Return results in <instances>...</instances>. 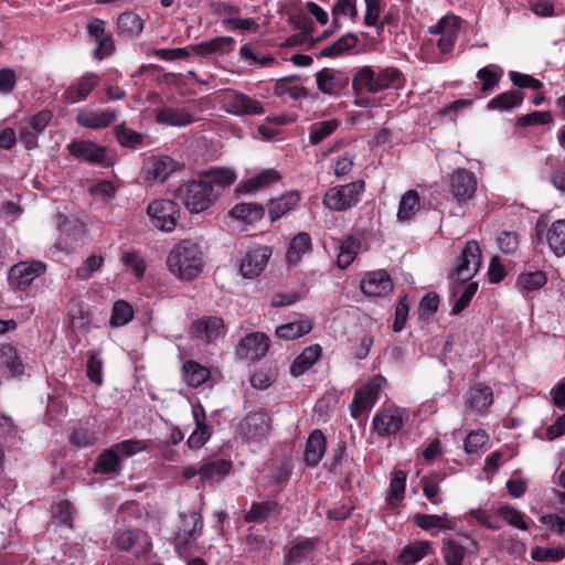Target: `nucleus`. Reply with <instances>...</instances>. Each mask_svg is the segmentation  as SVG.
Wrapping results in <instances>:
<instances>
[{"mask_svg": "<svg viewBox=\"0 0 565 565\" xmlns=\"http://www.w3.org/2000/svg\"><path fill=\"white\" fill-rule=\"evenodd\" d=\"M235 40L232 36H217L210 41L192 44L190 49L196 55L224 54L233 50Z\"/></svg>", "mask_w": 565, "mask_h": 565, "instance_id": "c756f323", "label": "nucleus"}, {"mask_svg": "<svg viewBox=\"0 0 565 565\" xmlns=\"http://www.w3.org/2000/svg\"><path fill=\"white\" fill-rule=\"evenodd\" d=\"M191 330L194 338L211 343L224 331V321L220 317L204 316L193 321Z\"/></svg>", "mask_w": 565, "mask_h": 565, "instance_id": "6ab92c4d", "label": "nucleus"}, {"mask_svg": "<svg viewBox=\"0 0 565 565\" xmlns=\"http://www.w3.org/2000/svg\"><path fill=\"white\" fill-rule=\"evenodd\" d=\"M316 83L321 93L339 96L349 86L350 76L342 70L324 67L316 73Z\"/></svg>", "mask_w": 565, "mask_h": 565, "instance_id": "9b49d317", "label": "nucleus"}, {"mask_svg": "<svg viewBox=\"0 0 565 565\" xmlns=\"http://www.w3.org/2000/svg\"><path fill=\"white\" fill-rule=\"evenodd\" d=\"M280 180L279 173L274 169L264 170L255 177L242 182L237 186L238 193H250L258 189L268 186Z\"/></svg>", "mask_w": 565, "mask_h": 565, "instance_id": "a19ab883", "label": "nucleus"}, {"mask_svg": "<svg viewBox=\"0 0 565 565\" xmlns=\"http://www.w3.org/2000/svg\"><path fill=\"white\" fill-rule=\"evenodd\" d=\"M245 551L255 556H265L269 554L274 547L270 540H266L264 535L254 533L249 530L245 537Z\"/></svg>", "mask_w": 565, "mask_h": 565, "instance_id": "864d4df0", "label": "nucleus"}, {"mask_svg": "<svg viewBox=\"0 0 565 565\" xmlns=\"http://www.w3.org/2000/svg\"><path fill=\"white\" fill-rule=\"evenodd\" d=\"M299 79L300 76L298 75H290L278 79L274 87V94L279 97L289 94L294 99L307 97V89L296 85Z\"/></svg>", "mask_w": 565, "mask_h": 565, "instance_id": "8fccbe9b", "label": "nucleus"}, {"mask_svg": "<svg viewBox=\"0 0 565 565\" xmlns=\"http://www.w3.org/2000/svg\"><path fill=\"white\" fill-rule=\"evenodd\" d=\"M313 550L315 541L305 539L290 547L286 555V562L288 564H300L308 558Z\"/></svg>", "mask_w": 565, "mask_h": 565, "instance_id": "13d9d810", "label": "nucleus"}, {"mask_svg": "<svg viewBox=\"0 0 565 565\" xmlns=\"http://www.w3.org/2000/svg\"><path fill=\"white\" fill-rule=\"evenodd\" d=\"M273 417L268 409L259 407L246 414L237 424L236 433L245 443H262L271 433Z\"/></svg>", "mask_w": 565, "mask_h": 565, "instance_id": "20e7f679", "label": "nucleus"}, {"mask_svg": "<svg viewBox=\"0 0 565 565\" xmlns=\"http://www.w3.org/2000/svg\"><path fill=\"white\" fill-rule=\"evenodd\" d=\"M179 169V163L168 156H152L145 162V172L148 180L164 181Z\"/></svg>", "mask_w": 565, "mask_h": 565, "instance_id": "aec40b11", "label": "nucleus"}, {"mask_svg": "<svg viewBox=\"0 0 565 565\" xmlns=\"http://www.w3.org/2000/svg\"><path fill=\"white\" fill-rule=\"evenodd\" d=\"M313 328L310 319L291 321L276 328V335L284 340H295L307 333Z\"/></svg>", "mask_w": 565, "mask_h": 565, "instance_id": "09e8293b", "label": "nucleus"}, {"mask_svg": "<svg viewBox=\"0 0 565 565\" xmlns=\"http://www.w3.org/2000/svg\"><path fill=\"white\" fill-rule=\"evenodd\" d=\"M358 36L354 33H347L334 41L332 44L323 47L317 55V57H337L343 53L355 47L358 44Z\"/></svg>", "mask_w": 565, "mask_h": 565, "instance_id": "de8ad7c7", "label": "nucleus"}, {"mask_svg": "<svg viewBox=\"0 0 565 565\" xmlns=\"http://www.w3.org/2000/svg\"><path fill=\"white\" fill-rule=\"evenodd\" d=\"M87 32L90 38L96 42V47L93 51V56L97 61H103L105 57L111 55L115 51V42L110 33L105 31V21L102 19H94L87 25Z\"/></svg>", "mask_w": 565, "mask_h": 565, "instance_id": "4468645a", "label": "nucleus"}, {"mask_svg": "<svg viewBox=\"0 0 565 565\" xmlns=\"http://www.w3.org/2000/svg\"><path fill=\"white\" fill-rule=\"evenodd\" d=\"M482 264V254L477 241H468L461 249L459 256L455 259L454 268L448 278L458 286H463L470 281Z\"/></svg>", "mask_w": 565, "mask_h": 565, "instance_id": "7ed1b4c3", "label": "nucleus"}, {"mask_svg": "<svg viewBox=\"0 0 565 565\" xmlns=\"http://www.w3.org/2000/svg\"><path fill=\"white\" fill-rule=\"evenodd\" d=\"M271 255L267 246H258L248 250L241 260L239 270L246 278L257 277L266 267Z\"/></svg>", "mask_w": 565, "mask_h": 565, "instance_id": "dca6fc26", "label": "nucleus"}, {"mask_svg": "<svg viewBox=\"0 0 565 565\" xmlns=\"http://www.w3.org/2000/svg\"><path fill=\"white\" fill-rule=\"evenodd\" d=\"M46 271V264L41 260L20 262L9 270V282L18 290H26L33 280Z\"/></svg>", "mask_w": 565, "mask_h": 565, "instance_id": "1a4fd4ad", "label": "nucleus"}, {"mask_svg": "<svg viewBox=\"0 0 565 565\" xmlns=\"http://www.w3.org/2000/svg\"><path fill=\"white\" fill-rule=\"evenodd\" d=\"M322 349L319 344H313L306 348L301 354H299L290 366V373L292 376L298 377L307 372L321 356Z\"/></svg>", "mask_w": 565, "mask_h": 565, "instance_id": "e433bc0d", "label": "nucleus"}, {"mask_svg": "<svg viewBox=\"0 0 565 565\" xmlns=\"http://www.w3.org/2000/svg\"><path fill=\"white\" fill-rule=\"evenodd\" d=\"M554 121L552 113L546 111H537L534 110L526 115H522L516 119L518 127H530V126H541V125H550Z\"/></svg>", "mask_w": 565, "mask_h": 565, "instance_id": "69168bd1", "label": "nucleus"}, {"mask_svg": "<svg viewBox=\"0 0 565 565\" xmlns=\"http://www.w3.org/2000/svg\"><path fill=\"white\" fill-rule=\"evenodd\" d=\"M157 121L170 126H186L194 121V117L182 108L163 107L157 113Z\"/></svg>", "mask_w": 565, "mask_h": 565, "instance_id": "49530a36", "label": "nucleus"}, {"mask_svg": "<svg viewBox=\"0 0 565 565\" xmlns=\"http://www.w3.org/2000/svg\"><path fill=\"white\" fill-rule=\"evenodd\" d=\"M230 215L245 224L252 225L260 221L265 215V209L259 203H237L230 211Z\"/></svg>", "mask_w": 565, "mask_h": 565, "instance_id": "c9c22d12", "label": "nucleus"}, {"mask_svg": "<svg viewBox=\"0 0 565 565\" xmlns=\"http://www.w3.org/2000/svg\"><path fill=\"white\" fill-rule=\"evenodd\" d=\"M232 462L226 459L211 460L202 465V484L212 486L230 475Z\"/></svg>", "mask_w": 565, "mask_h": 565, "instance_id": "2f4dec72", "label": "nucleus"}, {"mask_svg": "<svg viewBox=\"0 0 565 565\" xmlns=\"http://www.w3.org/2000/svg\"><path fill=\"white\" fill-rule=\"evenodd\" d=\"M167 265L170 273L182 281H192L204 267L203 252L191 239H183L170 250Z\"/></svg>", "mask_w": 565, "mask_h": 565, "instance_id": "f257e3e1", "label": "nucleus"}, {"mask_svg": "<svg viewBox=\"0 0 565 565\" xmlns=\"http://www.w3.org/2000/svg\"><path fill=\"white\" fill-rule=\"evenodd\" d=\"M116 139L121 147L135 149L141 145L143 136L125 124H120L115 128Z\"/></svg>", "mask_w": 565, "mask_h": 565, "instance_id": "680f3d73", "label": "nucleus"}, {"mask_svg": "<svg viewBox=\"0 0 565 565\" xmlns=\"http://www.w3.org/2000/svg\"><path fill=\"white\" fill-rule=\"evenodd\" d=\"M338 119H329L312 125L309 140L312 145H318L329 136H331L339 127Z\"/></svg>", "mask_w": 565, "mask_h": 565, "instance_id": "4d7b16f0", "label": "nucleus"}, {"mask_svg": "<svg viewBox=\"0 0 565 565\" xmlns=\"http://www.w3.org/2000/svg\"><path fill=\"white\" fill-rule=\"evenodd\" d=\"M444 559L447 565H462L466 547L457 541L449 539L444 541Z\"/></svg>", "mask_w": 565, "mask_h": 565, "instance_id": "052dcab7", "label": "nucleus"}, {"mask_svg": "<svg viewBox=\"0 0 565 565\" xmlns=\"http://www.w3.org/2000/svg\"><path fill=\"white\" fill-rule=\"evenodd\" d=\"M406 472L403 470H395L390 482V490L387 494V502L390 504L398 503L404 499L406 487Z\"/></svg>", "mask_w": 565, "mask_h": 565, "instance_id": "bf43d9fd", "label": "nucleus"}, {"mask_svg": "<svg viewBox=\"0 0 565 565\" xmlns=\"http://www.w3.org/2000/svg\"><path fill=\"white\" fill-rule=\"evenodd\" d=\"M147 214L154 227L163 232H171L179 222L180 207L172 200L159 199L148 204Z\"/></svg>", "mask_w": 565, "mask_h": 565, "instance_id": "423d86ee", "label": "nucleus"}, {"mask_svg": "<svg viewBox=\"0 0 565 565\" xmlns=\"http://www.w3.org/2000/svg\"><path fill=\"white\" fill-rule=\"evenodd\" d=\"M497 513L508 524L522 531H527L529 525L524 521V514L511 505H502L498 508Z\"/></svg>", "mask_w": 565, "mask_h": 565, "instance_id": "0e129e2a", "label": "nucleus"}, {"mask_svg": "<svg viewBox=\"0 0 565 565\" xmlns=\"http://www.w3.org/2000/svg\"><path fill=\"white\" fill-rule=\"evenodd\" d=\"M364 188L365 183L363 180L333 186L324 193L322 203L331 211H347L359 203Z\"/></svg>", "mask_w": 565, "mask_h": 565, "instance_id": "39448f33", "label": "nucleus"}, {"mask_svg": "<svg viewBox=\"0 0 565 565\" xmlns=\"http://www.w3.org/2000/svg\"><path fill=\"white\" fill-rule=\"evenodd\" d=\"M379 92L385 89H401L405 85V76L396 67H384L376 71Z\"/></svg>", "mask_w": 565, "mask_h": 565, "instance_id": "37998d69", "label": "nucleus"}, {"mask_svg": "<svg viewBox=\"0 0 565 565\" xmlns=\"http://www.w3.org/2000/svg\"><path fill=\"white\" fill-rule=\"evenodd\" d=\"M195 430L190 435L186 444L190 449L196 450L203 447L212 436V427L205 423V412L202 406L192 409Z\"/></svg>", "mask_w": 565, "mask_h": 565, "instance_id": "b1692460", "label": "nucleus"}, {"mask_svg": "<svg viewBox=\"0 0 565 565\" xmlns=\"http://www.w3.org/2000/svg\"><path fill=\"white\" fill-rule=\"evenodd\" d=\"M448 191L458 204L470 201L477 191V178L473 172L457 169L448 175Z\"/></svg>", "mask_w": 565, "mask_h": 565, "instance_id": "6e6552de", "label": "nucleus"}, {"mask_svg": "<svg viewBox=\"0 0 565 565\" xmlns=\"http://www.w3.org/2000/svg\"><path fill=\"white\" fill-rule=\"evenodd\" d=\"M281 507L277 501L253 502L250 510L245 513L244 521L246 523H264L271 513L279 514Z\"/></svg>", "mask_w": 565, "mask_h": 565, "instance_id": "4c0bfd02", "label": "nucleus"}, {"mask_svg": "<svg viewBox=\"0 0 565 565\" xmlns=\"http://www.w3.org/2000/svg\"><path fill=\"white\" fill-rule=\"evenodd\" d=\"M327 449V439L320 429L310 433L303 451L307 466L316 467L321 461Z\"/></svg>", "mask_w": 565, "mask_h": 565, "instance_id": "393cba45", "label": "nucleus"}, {"mask_svg": "<svg viewBox=\"0 0 565 565\" xmlns=\"http://www.w3.org/2000/svg\"><path fill=\"white\" fill-rule=\"evenodd\" d=\"M459 31L460 24L455 15L441 18L436 25L429 29L431 34L439 35L436 45L441 54H447L454 50Z\"/></svg>", "mask_w": 565, "mask_h": 565, "instance_id": "f8f14e48", "label": "nucleus"}, {"mask_svg": "<svg viewBox=\"0 0 565 565\" xmlns=\"http://www.w3.org/2000/svg\"><path fill=\"white\" fill-rule=\"evenodd\" d=\"M134 309L126 300H117L113 305L109 324L113 328L124 327L134 319Z\"/></svg>", "mask_w": 565, "mask_h": 565, "instance_id": "6e6d98bb", "label": "nucleus"}, {"mask_svg": "<svg viewBox=\"0 0 565 565\" xmlns=\"http://www.w3.org/2000/svg\"><path fill=\"white\" fill-rule=\"evenodd\" d=\"M413 521L415 525L425 531L431 529L454 530L456 526V521L449 519L447 513L443 515L416 513L413 516Z\"/></svg>", "mask_w": 565, "mask_h": 565, "instance_id": "58836bf2", "label": "nucleus"}, {"mask_svg": "<svg viewBox=\"0 0 565 565\" xmlns=\"http://www.w3.org/2000/svg\"><path fill=\"white\" fill-rule=\"evenodd\" d=\"M445 472H431L428 476H424L420 479V486L423 489L424 495L433 503L440 504L443 503V498L440 497V487L439 484L445 480Z\"/></svg>", "mask_w": 565, "mask_h": 565, "instance_id": "a18cd8bd", "label": "nucleus"}, {"mask_svg": "<svg viewBox=\"0 0 565 565\" xmlns=\"http://www.w3.org/2000/svg\"><path fill=\"white\" fill-rule=\"evenodd\" d=\"M380 390L381 384L376 380L358 390L350 405L352 417L358 418L363 412L371 408L379 397Z\"/></svg>", "mask_w": 565, "mask_h": 565, "instance_id": "4be33fe9", "label": "nucleus"}, {"mask_svg": "<svg viewBox=\"0 0 565 565\" xmlns=\"http://www.w3.org/2000/svg\"><path fill=\"white\" fill-rule=\"evenodd\" d=\"M174 196L181 201L190 213H201L210 209L217 200L216 191L200 177L199 180L182 182Z\"/></svg>", "mask_w": 565, "mask_h": 565, "instance_id": "f03ea898", "label": "nucleus"}, {"mask_svg": "<svg viewBox=\"0 0 565 565\" xmlns=\"http://www.w3.org/2000/svg\"><path fill=\"white\" fill-rule=\"evenodd\" d=\"M97 440L96 433L86 427H77L70 435L68 441L76 448L93 446Z\"/></svg>", "mask_w": 565, "mask_h": 565, "instance_id": "338daca9", "label": "nucleus"}, {"mask_svg": "<svg viewBox=\"0 0 565 565\" xmlns=\"http://www.w3.org/2000/svg\"><path fill=\"white\" fill-rule=\"evenodd\" d=\"M525 95L522 90L511 89L494 96L487 105L490 110H511L519 107Z\"/></svg>", "mask_w": 565, "mask_h": 565, "instance_id": "79ce46f5", "label": "nucleus"}, {"mask_svg": "<svg viewBox=\"0 0 565 565\" xmlns=\"http://www.w3.org/2000/svg\"><path fill=\"white\" fill-rule=\"evenodd\" d=\"M0 365L9 369L12 376L20 375L24 371L23 362L11 344L0 347Z\"/></svg>", "mask_w": 565, "mask_h": 565, "instance_id": "5fc2aeb1", "label": "nucleus"}, {"mask_svg": "<svg viewBox=\"0 0 565 565\" xmlns=\"http://www.w3.org/2000/svg\"><path fill=\"white\" fill-rule=\"evenodd\" d=\"M433 553V544L429 541H415L407 544L397 556L402 565H414Z\"/></svg>", "mask_w": 565, "mask_h": 565, "instance_id": "cd10ccee", "label": "nucleus"}, {"mask_svg": "<svg viewBox=\"0 0 565 565\" xmlns=\"http://www.w3.org/2000/svg\"><path fill=\"white\" fill-rule=\"evenodd\" d=\"M226 111L235 116L262 115L265 109L260 102L243 93L233 94L226 102Z\"/></svg>", "mask_w": 565, "mask_h": 565, "instance_id": "412c9836", "label": "nucleus"}, {"mask_svg": "<svg viewBox=\"0 0 565 565\" xmlns=\"http://www.w3.org/2000/svg\"><path fill=\"white\" fill-rule=\"evenodd\" d=\"M373 430L381 437L396 434L403 426V418L397 412L383 411L372 420Z\"/></svg>", "mask_w": 565, "mask_h": 565, "instance_id": "a878e982", "label": "nucleus"}, {"mask_svg": "<svg viewBox=\"0 0 565 565\" xmlns=\"http://www.w3.org/2000/svg\"><path fill=\"white\" fill-rule=\"evenodd\" d=\"M121 260L126 267L131 269L134 276L137 279H140L143 277L147 266H146V262H145L142 255L139 252H137V250L126 252L122 255Z\"/></svg>", "mask_w": 565, "mask_h": 565, "instance_id": "774afa93", "label": "nucleus"}, {"mask_svg": "<svg viewBox=\"0 0 565 565\" xmlns=\"http://www.w3.org/2000/svg\"><path fill=\"white\" fill-rule=\"evenodd\" d=\"M360 289L367 297H384L393 291L394 284L386 270H377L364 276Z\"/></svg>", "mask_w": 565, "mask_h": 565, "instance_id": "2eb2a0df", "label": "nucleus"}, {"mask_svg": "<svg viewBox=\"0 0 565 565\" xmlns=\"http://www.w3.org/2000/svg\"><path fill=\"white\" fill-rule=\"evenodd\" d=\"M546 282L547 276L543 270L522 271L515 280V287L523 296H527L543 288Z\"/></svg>", "mask_w": 565, "mask_h": 565, "instance_id": "72a5a7b5", "label": "nucleus"}, {"mask_svg": "<svg viewBox=\"0 0 565 565\" xmlns=\"http://www.w3.org/2000/svg\"><path fill=\"white\" fill-rule=\"evenodd\" d=\"M182 372L184 381L190 387L193 388L201 386L211 376V372L207 367L193 360H188L184 362Z\"/></svg>", "mask_w": 565, "mask_h": 565, "instance_id": "c03bdc74", "label": "nucleus"}, {"mask_svg": "<svg viewBox=\"0 0 565 565\" xmlns=\"http://www.w3.org/2000/svg\"><path fill=\"white\" fill-rule=\"evenodd\" d=\"M301 201V193L291 190L282 193L280 196L269 200L267 212L271 223L280 220L282 216L295 211Z\"/></svg>", "mask_w": 565, "mask_h": 565, "instance_id": "a211bd4d", "label": "nucleus"}, {"mask_svg": "<svg viewBox=\"0 0 565 565\" xmlns=\"http://www.w3.org/2000/svg\"><path fill=\"white\" fill-rule=\"evenodd\" d=\"M180 524L174 533V546L180 551L193 544L203 533L202 515L199 512L179 513Z\"/></svg>", "mask_w": 565, "mask_h": 565, "instance_id": "0eeeda50", "label": "nucleus"}, {"mask_svg": "<svg viewBox=\"0 0 565 565\" xmlns=\"http://www.w3.org/2000/svg\"><path fill=\"white\" fill-rule=\"evenodd\" d=\"M67 151L74 158L92 163L108 167L107 149L89 140H73L67 145Z\"/></svg>", "mask_w": 565, "mask_h": 565, "instance_id": "9d476101", "label": "nucleus"}, {"mask_svg": "<svg viewBox=\"0 0 565 565\" xmlns=\"http://www.w3.org/2000/svg\"><path fill=\"white\" fill-rule=\"evenodd\" d=\"M268 350V335L263 332H252L241 339L236 347V355L239 359L256 361L264 358Z\"/></svg>", "mask_w": 565, "mask_h": 565, "instance_id": "ddd939ff", "label": "nucleus"}, {"mask_svg": "<svg viewBox=\"0 0 565 565\" xmlns=\"http://www.w3.org/2000/svg\"><path fill=\"white\" fill-rule=\"evenodd\" d=\"M493 403V393L491 387L483 384H476L469 391V398L466 403L467 411L484 413Z\"/></svg>", "mask_w": 565, "mask_h": 565, "instance_id": "7c9ffc66", "label": "nucleus"}, {"mask_svg": "<svg viewBox=\"0 0 565 565\" xmlns=\"http://www.w3.org/2000/svg\"><path fill=\"white\" fill-rule=\"evenodd\" d=\"M99 82V75L87 72L65 89L63 98L67 104L79 103L90 95L95 87L98 86Z\"/></svg>", "mask_w": 565, "mask_h": 565, "instance_id": "f3484780", "label": "nucleus"}, {"mask_svg": "<svg viewBox=\"0 0 565 565\" xmlns=\"http://www.w3.org/2000/svg\"><path fill=\"white\" fill-rule=\"evenodd\" d=\"M312 249L311 236L307 232L298 233L289 243L286 259L289 264H298L302 255Z\"/></svg>", "mask_w": 565, "mask_h": 565, "instance_id": "ea45409f", "label": "nucleus"}, {"mask_svg": "<svg viewBox=\"0 0 565 565\" xmlns=\"http://www.w3.org/2000/svg\"><path fill=\"white\" fill-rule=\"evenodd\" d=\"M546 236L552 252L556 256L565 255V218L553 222Z\"/></svg>", "mask_w": 565, "mask_h": 565, "instance_id": "3c124183", "label": "nucleus"}, {"mask_svg": "<svg viewBox=\"0 0 565 565\" xmlns=\"http://www.w3.org/2000/svg\"><path fill=\"white\" fill-rule=\"evenodd\" d=\"M352 89L356 95L362 92L379 93L376 71L367 65L359 68L352 76Z\"/></svg>", "mask_w": 565, "mask_h": 565, "instance_id": "473e14b6", "label": "nucleus"}, {"mask_svg": "<svg viewBox=\"0 0 565 565\" xmlns=\"http://www.w3.org/2000/svg\"><path fill=\"white\" fill-rule=\"evenodd\" d=\"M420 199L416 190H408L401 199L397 217L401 221L411 220L419 210Z\"/></svg>", "mask_w": 565, "mask_h": 565, "instance_id": "603ef678", "label": "nucleus"}, {"mask_svg": "<svg viewBox=\"0 0 565 565\" xmlns=\"http://www.w3.org/2000/svg\"><path fill=\"white\" fill-rule=\"evenodd\" d=\"M145 21L134 11H125L117 18V34L130 40L138 36L143 30Z\"/></svg>", "mask_w": 565, "mask_h": 565, "instance_id": "c85d7f7f", "label": "nucleus"}, {"mask_svg": "<svg viewBox=\"0 0 565 565\" xmlns=\"http://www.w3.org/2000/svg\"><path fill=\"white\" fill-rule=\"evenodd\" d=\"M150 440L145 439H126L114 445L118 455L121 457H131L150 448Z\"/></svg>", "mask_w": 565, "mask_h": 565, "instance_id": "e2e57ef3", "label": "nucleus"}, {"mask_svg": "<svg viewBox=\"0 0 565 565\" xmlns=\"http://www.w3.org/2000/svg\"><path fill=\"white\" fill-rule=\"evenodd\" d=\"M117 118L116 110H79L76 122L85 128L103 129L110 126Z\"/></svg>", "mask_w": 565, "mask_h": 565, "instance_id": "5701e85b", "label": "nucleus"}, {"mask_svg": "<svg viewBox=\"0 0 565 565\" xmlns=\"http://www.w3.org/2000/svg\"><path fill=\"white\" fill-rule=\"evenodd\" d=\"M120 456L114 446L103 450L94 463V472L100 475H119L121 471Z\"/></svg>", "mask_w": 565, "mask_h": 565, "instance_id": "f704fd0d", "label": "nucleus"}, {"mask_svg": "<svg viewBox=\"0 0 565 565\" xmlns=\"http://www.w3.org/2000/svg\"><path fill=\"white\" fill-rule=\"evenodd\" d=\"M200 177L212 185L213 190L216 191L217 199L222 191L234 183L236 173L234 170L228 168H212L200 173Z\"/></svg>", "mask_w": 565, "mask_h": 565, "instance_id": "bb28decb", "label": "nucleus"}]
</instances>
